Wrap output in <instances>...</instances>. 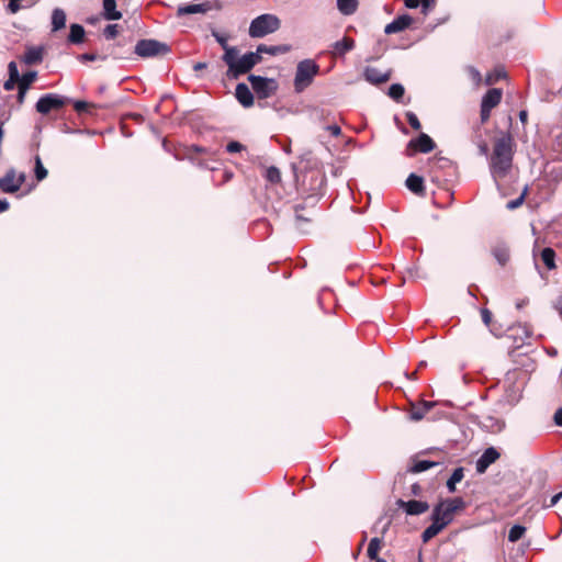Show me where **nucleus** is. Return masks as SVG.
Listing matches in <instances>:
<instances>
[{"instance_id": "7ed1b4c3", "label": "nucleus", "mask_w": 562, "mask_h": 562, "mask_svg": "<svg viewBox=\"0 0 562 562\" xmlns=\"http://www.w3.org/2000/svg\"><path fill=\"white\" fill-rule=\"evenodd\" d=\"M281 26L280 19L274 14H261L254 19L249 25V35L252 38H260L278 31Z\"/></svg>"}, {"instance_id": "2eb2a0df", "label": "nucleus", "mask_w": 562, "mask_h": 562, "mask_svg": "<svg viewBox=\"0 0 562 562\" xmlns=\"http://www.w3.org/2000/svg\"><path fill=\"white\" fill-rule=\"evenodd\" d=\"M437 405V402L420 401L412 403L409 408L411 418L415 422L422 420L426 414Z\"/></svg>"}, {"instance_id": "4d7b16f0", "label": "nucleus", "mask_w": 562, "mask_h": 562, "mask_svg": "<svg viewBox=\"0 0 562 562\" xmlns=\"http://www.w3.org/2000/svg\"><path fill=\"white\" fill-rule=\"evenodd\" d=\"M189 153H195V154H205L206 149L196 145H192L189 148Z\"/></svg>"}, {"instance_id": "a19ab883", "label": "nucleus", "mask_w": 562, "mask_h": 562, "mask_svg": "<svg viewBox=\"0 0 562 562\" xmlns=\"http://www.w3.org/2000/svg\"><path fill=\"white\" fill-rule=\"evenodd\" d=\"M527 193H528V188H525L524 191L521 192V194L517 199L512 200L507 203L506 207L508 210H515V209L521 206L527 196Z\"/></svg>"}, {"instance_id": "ddd939ff", "label": "nucleus", "mask_w": 562, "mask_h": 562, "mask_svg": "<svg viewBox=\"0 0 562 562\" xmlns=\"http://www.w3.org/2000/svg\"><path fill=\"white\" fill-rule=\"evenodd\" d=\"M396 505L409 516L422 515L429 509V504L427 502L416 499L407 502L397 499Z\"/></svg>"}, {"instance_id": "b1692460", "label": "nucleus", "mask_w": 562, "mask_h": 562, "mask_svg": "<svg viewBox=\"0 0 562 562\" xmlns=\"http://www.w3.org/2000/svg\"><path fill=\"white\" fill-rule=\"evenodd\" d=\"M86 31L82 25L74 23L70 25L68 42L70 44H81L85 41Z\"/></svg>"}, {"instance_id": "052dcab7", "label": "nucleus", "mask_w": 562, "mask_h": 562, "mask_svg": "<svg viewBox=\"0 0 562 562\" xmlns=\"http://www.w3.org/2000/svg\"><path fill=\"white\" fill-rule=\"evenodd\" d=\"M233 176H234V173L232 171L225 170L223 172V180H222V182L225 183V182L231 181Z\"/></svg>"}, {"instance_id": "412c9836", "label": "nucleus", "mask_w": 562, "mask_h": 562, "mask_svg": "<svg viewBox=\"0 0 562 562\" xmlns=\"http://www.w3.org/2000/svg\"><path fill=\"white\" fill-rule=\"evenodd\" d=\"M209 10H211V5L209 2L180 5L177 10V16L180 18L188 14L205 13Z\"/></svg>"}, {"instance_id": "4be33fe9", "label": "nucleus", "mask_w": 562, "mask_h": 562, "mask_svg": "<svg viewBox=\"0 0 562 562\" xmlns=\"http://www.w3.org/2000/svg\"><path fill=\"white\" fill-rule=\"evenodd\" d=\"M238 49L234 46H228L224 49V55L222 56V60L227 65V76L233 70L234 66L236 65L238 60Z\"/></svg>"}, {"instance_id": "393cba45", "label": "nucleus", "mask_w": 562, "mask_h": 562, "mask_svg": "<svg viewBox=\"0 0 562 562\" xmlns=\"http://www.w3.org/2000/svg\"><path fill=\"white\" fill-rule=\"evenodd\" d=\"M289 50H290V46H288V45L268 46L266 44H260L257 46V52L260 56H262V54H269V55L276 56L279 54H285Z\"/></svg>"}, {"instance_id": "bf43d9fd", "label": "nucleus", "mask_w": 562, "mask_h": 562, "mask_svg": "<svg viewBox=\"0 0 562 562\" xmlns=\"http://www.w3.org/2000/svg\"><path fill=\"white\" fill-rule=\"evenodd\" d=\"M470 72L472 75L473 80H475L479 83L482 79L480 71L475 68H471Z\"/></svg>"}, {"instance_id": "f03ea898", "label": "nucleus", "mask_w": 562, "mask_h": 562, "mask_svg": "<svg viewBox=\"0 0 562 562\" xmlns=\"http://www.w3.org/2000/svg\"><path fill=\"white\" fill-rule=\"evenodd\" d=\"M514 147V138L509 133L502 134L495 139L490 158V169L494 179H504L509 173L513 167Z\"/></svg>"}, {"instance_id": "603ef678", "label": "nucleus", "mask_w": 562, "mask_h": 562, "mask_svg": "<svg viewBox=\"0 0 562 562\" xmlns=\"http://www.w3.org/2000/svg\"><path fill=\"white\" fill-rule=\"evenodd\" d=\"M18 85L19 86V81L15 80V79H12V78H8V80L3 83V88L4 90L7 91H11L14 89V86Z\"/></svg>"}, {"instance_id": "aec40b11", "label": "nucleus", "mask_w": 562, "mask_h": 562, "mask_svg": "<svg viewBox=\"0 0 562 562\" xmlns=\"http://www.w3.org/2000/svg\"><path fill=\"white\" fill-rule=\"evenodd\" d=\"M235 95L238 102L245 108H249L254 104V94L245 83H238L236 86Z\"/></svg>"}, {"instance_id": "09e8293b", "label": "nucleus", "mask_w": 562, "mask_h": 562, "mask_svg": "<svg viewBox=\"0 0 562 562\" xmlns=\"http://www.w3.org/2000/svg\"><path fill=\"white\" fill-rule=\"evenodd\" d=\"M212 35L215 37L217 43L221 45L223 49L227 48L229 45L227 44V36L220 34L218 32L213 31Z\"/></svg>"}, {"instance_id": "ea45409f", "label": "nucleus", "mask_w": 562, "mask_h": 562, "mask_svg": "<svg viewBox=\"0 0 562 562\" xmlns=\"http://www.w3.org/2000/svg\"><path fill=\"white\" fill-rule=\"evenodd\" d=\"M506 74L502 69H494L492 72H488L485 77V83L487 86H492L496 83L498 80L504 78Z\"/></svg>"}, {"instance_id": "9b49d317", "label": "nucleus", "mask_w": 562, "mask_h": 562, "mask_svg": "<svg viewBox=\"0 0 562 562\" xmlns=\"http://www.w3.org/2000/svg\"><path fill=\"white\" fill-rule=\"evenodd\" d=\"M436 148L434 139L425 134L420 133L416 138L408 142L405 154L408 157H413L416 153L428 154Z\"/></svg>"}, {"instance_id": "f704fd0d", "label": "nucleus", "mask_w": 562, "mask_h": 562, "mask_svg": "<svg viewBox=\"0 0 562 562\" xmlns=\"http://www.w3.org/2000/svg\"><path fill=\"white\" fill-rule=\"evenodd\" d=\"M36 78H37L36 71H33V70L27 71L20 77L19 87H22L23 89L29 90L30 86L36 80Z\"/></svg>"}, {"instance_id": "a878e982", "label": "nucleus", "mask_w": 562, "mask_h": 562, "mask_svg": "<svg viewBox=\"0 0 562 562\" xmlns=\"http://www.w3.org/2000/svg\"><path fill=\"white\" fill-rule=\"evenodd\" d=\"M66 26V13L63 9L56 8L52 13V31L57 32Z\"/></svg>"}, {"instance_id": "f3484780", "label": "nucleus", "mask_w": 562, "mask_h": 562, "mask_svg": "<svg viewBox=\"0 0 562 562\" xmlns=\"http://www.w3.org/2000/svg\"><path fill=\"white\" fill-rule=\"evenodd\" d=\"M405 186L415 195H418V196L426 195V187H425L424 178L416 173H411L407 177V179L405 181Z\"/></svg>"}, {"instance_id": "e433bc0d", "label": "nucleus", "mask_w": 562, "mask_h": 562, "mask_svg": "<svg viewBox=\"0 0 562 562\" xmlns=\"http://www.w3.org/2000/svg\"><path fill=\"white\" fill-rule=\"evenodd\" d=\"M405 93V89L401 83H393L389 88V97L394 101L400 102Z\"/></svg>"}, {"instance_id": "de8ad7c7", "label": "nucleus", "mask_w": 562, "mask_h": 562, "mask_svg": "<svg viewBox=\"0 0 562 562\" xmlns=\"http://www.w3.org/2000/svg\"><path fill=\"white\" fill-rule=\"evenodd\" d=\"M79 59L82 61H94L97 59L105 60V56H98L93 53H85L79 56Z\"/></svg>"}, {"instance_id": "6e6d98bb", "label": "nucleus", "mask_w": 562, "mask_h": 562, "mask_svg": "<svg viewBox=\"0 0 562 562\" xmlns=\"http://www.w3.org/2000/svg\"><path fill=\"white\" fill-rule=\"evenodd\" d=\"M553 419L558 426H562V408H559L555 412Z\"/></svg>"}, {"instance_id": "49530a36", "label": "nucleus", "mask_w": 562, "mask_h": 562, "mask_svg": "<svg viewBox=\"0 0 562 562\" xmlns=\"http://www.w3.org/2000/svg\"><path fill=\"white\" fill-rule=\"evenodd\" d=\"M8 70H9V78L15 79L18 81L20 80L21 76L19 74L18 66L14 61L9 63Z\"/></svg>"}, {"instance_id": "1a4fd4ad", "label": "nucleus", "mask_w": 562, "mask_h": 562, "mask_svg": "<svg viewBox=\"0 0 562 562\" xmlns=\"http://www.w3.org/2000/svg\"><path fill=\"white\" fill-rule=\"evenodd\" d=\"M68 102V99L56 94L47 93L42 95L35 104V109L40 114L46 115L52 111H58L63 109Z\"/></svg>"}, {"instance_id": "9d476101", "label": "nucleus", "mask_w": 562, "mask_h": 562, "mask_svg": "<svg viewBox=\"0 0 562 562\" xmlns=\"http://www.w3.org/2000/svg\"><path fill=\"white\" fill-rule=\"evenodd\" d=\"M262 56L258 52H249L237 60L228 78L237 79L239 76L249 72L257 64L261 63Z\"/></svg>"}, {"instance_id": "7c9ffc66", "label": "nucleus", "mask_w": 562, "mask_h": 562, "mask_svg": "<svg viewBox=\"0 0 562 562\" xmlns=\"http://www.w3.org/2000/svg\"><path fill=\"white\" fill-rule=\"evenodd\" d=\"M263 177L271 184H278L281 182V171L274 166L266 168Z\"/></svg>"}, {"instance_id": "6ab92c4d", "label": "nucleus", "mask_w": 562, "mask_h": 562, "mask_svg": "<svg viewBox=\"0 0 562 562\" xmlns=\"http://www.w3.org/2000/svg\"><path fill=\"white\" fill-rule=\"evenodd\" d=\"M355 40L349 36H344L342 40L333 44V57H342L346 53L355 48Z\"/></svg>"}, {"instance_id": "a211bd4d", "label": "nucleus", "mask_w": 562, "mask_h": 562, "mask_svg": "<svg viewBox=\"0 0 562 562\" xmlns=\"http://www.w3.org/2000/svg\"><path fill=\"white\" fill-rule=\"evenodd\" d=\"M413 22L412 16L403 14L394 19L391 23L386 24L384 32L385 34H394L404 31Z\"/></svg>"}, {"instance_id": "423d86ee", "label": "nucleus", "mask_w": 562, "mask_h": 562, "mask_svg": "<svg viewBox=\"0 0 562 562\" xmlns=\"http://www.w3.org/2000/svg\"><path fill=\"white\" fill-rule=\"evenodd\" d=\"M170 47L157 40H140L135 46V54L143 58L164 56L170 53Z\"/></svg>"}, {"instance_id": "c756f323", "label": "nucleus", "mask_w": 562, "mask_h": 562, "mask_svg": "<svg viewBox=\"0 0 562 562\" xmlns=\"http://www.w3.org/2000/svg\"><path fill=\"white\" fill-rule=\"evenodd\" d=\"M440 462L428 461V460H415L413 465L409 468V472L412 473H420L427 471L434 467L439 465Z\"/></svg>"}, {"instance_id": "72a5a7b5", "label": "nucleus", "mask_w": 562, "mask_h": 562, "mask_svg": "<svg viewBox=\"0 0 562 562\" xmlns=\"http://www.w3.org/2000/svg\"><path fill=\"white\" fill-rule=\"evenodd\" d=\"M463 476H464V474H463V469L462 468H457L453 471V473L451 474V476L447 481V487H448L450 493L456 492V484L459 483L463 479Z\"/></svg>"}, {"instance_id": "6e6552de", "label": "nucleus", "mask_w": 562, "mask_h": 562, "mask_svg": "<svg viewBox=\"0 0 562 562\" xmlns=\"http://www.w3.org/2000/svg\"><path fill=\"white\" fill-rule=\"evenodd\" d=\"M503 98V91L499 88H491L487 90V92L483 95L482 102H481V123H486L491 117V111L496 108Z\"/></svg>"}, {"instance_id": "c9c22d12", "label": "nucleus", "mask_w": 562, "mask_h": 562, "mask_svg": "<svg viewBox=\"0 0 562 562\" xmlns=\"http://www.w3.org/2000/svg\"><path fill=\"white\" fill-rule=\"evenodd\" d=\"M74 109L78 114L92 113V110L97 109V105L91 102L78 100L74 102Z\"/></svg>"}, {"instance_id": "864d4df0", "label": "nucleus", "mask_w": 562, "mask_h": 562, "mask_svg": "<svg viewBox=\"0 0 562 562\" xmlns=\"http://www.w3.org/2000/svg\"><path fill=\"white\" fill-rule=\"evenodd\" d=\"M26 91H27L26 89L19 87L18 98H16L19 104H23Z\"/></svg>"}, {"instance_id": "20e7f679", "label": "nucleus", "mask_w": 562, "mask_h": 562, "mask_svg": "<svg viewBox=\"0 0 562 562\" xmlns=\"http://www.w3.org/2000/svg\"><path fill=\"white\" fill-rule=\"evenodd\" d=\"M319 72V66L312 59H304L296 66L294 78V89L296 92H302L311 83L316 75Z\"/></svg>"}, {"instance_id": "cd10ccee", "label": "nucleus", "mask_w": 562, "mask_h": 562, "mask_svg": "<svg viewBox=\"0 0 562 562\" xmlns=\"http://www.w3.org/2000/svg\"><path fill=\"white\" fill-rule=\"evenodd\" d=\"M540 257L548 270H554L557 268L555 251L551 247L543 248Z\"/></svg>"}, {"instance_id": "8fccbe9b", "label": "nucleus", "mask_w": 562, "mask_h": 562, "mask_svg": "<svg viewBox=\"0 0 562 562\" xmlns=\"http://www.w3.org/2000/svg\"><path fill=\"white\" fill-rule=\"evenodd\" d=\"M20 1H16V0H9V3H8V11L12 14L16 13L20 11L21 9V5L19 3Z\"/></svg>"}, {"instance_id": "338daca9", "label": "nucleus", "mask_w": 562, "mask_h": 562, "mask_svg": "<svg viewBox=\"0 0 562 562\" xmlns=\"http://www.w3.org/2000/svg\"><path fill=\"white\" fill-rule=\"evenodd\" d=\"M420 491H422V487L418 484H413L412 485V494L413 495H419Z\"/></svg>"}, {"instance_id": "c03bdc74", "label": "nucleus", "mask_w": 562, "mask_h": 562, "mask_svg": "<svg viewBox=\"0 0 562 562\" xmlns=\"http://www.w3.org/2000/svg\"><path fill=\"white\" fill-rule=\"evenodd\" d=\"M119 34V25L117 24H109L103 30V35L106 40H112Z\"/></svg>"}, {"instance_id": "c85d7f7f", "label": "nucleus", "mask_w": 562, "mask_h": 562, "mask_svg": "<svg viewBox=\"0 0 562 562\" xmlns=\"http://www.w3.org/2000/svg\"><path fill=\"white\" fill-rule=\"evenodd\" d=\"M337 8L344 15H351L358 9V0H337Z\"/></svg>"}, {"instance_id": "680f3d73", "label": "nucleus", "mask_w": 562, "mask_h": 562, "mask_svg": "<svg viewBox=\"0 0 562 562\" xmlns=\"http://www.w3.org/2000/svg\"><path fill=\"white\" fill-rule=\"evenodd\" d=\"M519 120L522 124H526L528 122V113L527 111L522 110L519 112Z\"/></svg>"}, {"instance_id": "bb28decb", "label": "nucleus", "mask_w": 562, "mask_h": 562, "mask_svg": "<svg viewBox=\"0 0 562 562\" xmlns=\"http://www.w3.org/2000/svg\"><path fill=\"white\" fill-rule=\"evenodd\" d=\"M43 59V50L38 47H30L26 49L23 61L26 65H35L41 63Z\"/></svg>"}, {"instance_id": "37998d69", "label": "nucleus", "mask_w": 562, "mask_h": 562, "mask_svg": "<svg viewBox=\"0 0 562 562\" xmlns=\"http://www.w3.org/2000/svg\"><path fill=\"white\" fill-rule=\"evenodd\" d=\"M406 120L413 130L419 131L422 128V124L415 113L407 112Z\"/></svg>"}, {"instance_id": "69168bd1", "label": "nucleus", "mask_w": 562, "mask_h": 562, "mask_svg": "<svg viewBox=\"0 0 562 562\" xmlns=\"http://www.w3.org/2000/svg\"><path fill=\"white\" fill-rule=\"evenodd\" d=\"M206 67H207L206 63H196V64H194L193 69L195 71H199V70L205 69Z\"/></svg>"}, {"instance_id": "f8f14e48", "label": "nucleus", "mask_w": 562, "mask_h": 562, "mask_svg": "<svg viewBox=\"0 0 562 562\" xmlns=\"http://www.w3.org/2000/svg\"><path fill=\"white\" fill-rule=\"evenodd\" d=\"M24 179V175L16 177L14 170H9L4 177L0 178V189L7 193H14L20 190Z\"/></svg>"}, {"instance_id": "2f4dec72", "label": "nucleus", "mask_w": 562, "mask_h": 562, "mask_svg": "<svg viewBox=\"0 0 562 562\" xmlns=\"http://www.w3.org/2000/svg\"><path fill=\"white\" fill-rule=\"evenodd\" d=\"M493 256L501 266H505L509 260V250L505 246H496L493 249Z\"/></svg>"}, {"instance_id": "dca6fc26", "label": "nucleus", "mask_w": 562, "mask_h": 562, "mask_svg": "<svg viewBox=\"0 0 562 562\" xmlns=\"http://www.w3.org/2000/svg\"><path fill=\"white\" fill-rule=\"evenodd\" d=\"M364 79L372 85H381L391 79V70L382 72L375 67H366L363 71Z\"/></svg>"}, {"instance_id": "5fc2aeb1", "label": "nucleus", "mask_w": 562, "mask_h": 562, "mask_svg": "<svg viewBox=\"0 0 562 562\" xmlns=\"http://www.w3.org/2000/svg\"><path fill=\"white\" fill-rule=\"evenodd\" d=\"M422 4V0H405V5L409 9H415Z\"/></svg>"}, {"instance_id": "3c124183", "label": "nucleus", "mask_w": 562, "mask_h": 562, "mask_svg": "<svg viewBox=\"0 0 562 562\" xmlns=\"http://www.w3.org/2000/svg\"><path fill=\"white\" fill-rule=\"evenodd\" d=\"M326 130L330 133V135H333L335 137H338L341 134L340 126H338L336 124L326 126Z\"/></svg>"}, {"instance_id": "79ce46f5", "label": "nucleus", "mask_w": 562, "mask_h": 562, "mask_svg": "<svg viewBox=\"0 0 562 562\" xmlns=\"http://www.w3.org/2000/svg\"><path fill=\"white\" fill-rule=\"evenodd\" d=\"M481 316H482V321L485 324V326H487L490 328L491 333L495 334L494 328L492 327V318H493L492 312L488 308H482Z\"/></svg>"}, {"instance_id": "58836bf2", "label": "nucleus", "mask_w": 562, "mask_h": 562, "mask_svg": "<svg viewBox=\"0 0 562 562\" xmlns=\"http://www.w3.org/2000/svg\"><path fill=\"white\" fill-rule=\"evenodd\" d=\"M35 178L37 181H42L44 180L46 177H47V170L46 168L43 166V162H42V159L41 157L37 155L35 157Z\"/></svg>"}, {"instance_id": "473e14b6", "label": "nucleus", "mask_w": 562, "mask_h": 562, "mask_svg": "<svg viewBox=\"0 0 562 562\" xmlns=\"http://www.w3.org/2000/svg\"><path fill=\"white\" fill-rule=\"evenodd\" d=\"M381 548H382V539H380L378 537L372 538L369 542L368 550H367L368 558L376 559V557H379V552H380Z\"/></svg>"}, {"instance_id": "774afa93", "label": "nucleus", "mask_w": 562, "mask_h": 562, "mask_svg": "<svg viewBox=\"0 0 562 562\" xmlns=\"http://www.w3.org/2000/svg\"><path fill=\"white\" fill-rule=\"evenodd\" d=\"M9 209V203L5 200H0V213Z\"/></svg>"}, {"instance_id": "e2e57ef3", "label": "nucleus", "mask_w": 562, "mask_h": 562, "mask_svg": "<svg viewBox=\"0 0 562 562\" xmlns=\"http://www.w3.org/2000/svg\"><path fill=\"white\" fill-rule=\"evenodd\" d=\"M562 497V492L555 494L552 498H551V502H550V506H554L559 499Z\"/></svg>"}, {"instance_id": "4468645a", "label": "nucleus", "mask_w": 562, "mask_h": 562, "mask_svg": "<svg viewBox=\"0 0 562 562\" xmlns=\"http://www.w3.org/2000/svg\"><path fill=\"white\" fill-rule=\"evenodd\" d=\"M499 452L494 448L490 447L485 449L482 456L476 461V472L480 474L485 473L487 468L499 459Z\"/></svg>"}, {"instance_id": "a18cd8bd", "label": "nucleus", "mask_w": 562, "mask_h": 562, "mask_svg": "<svg viewBox=\"0 0 562 562\" xmlns=\"http://www.w3.org/2000/svg\"><path fill=\"white\" fill-rule=\"evenodd\" d=\"M245 149V146L240 144L239 142L232 140L227 144L226 150L231 154L239 153Z\"/></svg>"}, {"instance_id": "5701e85b", "label": "nucleus", "mask_w": 562, "mask_h": 562, "mask_svg": "<svg viewBox=\"0 0 562 562\" xmlns=\"http://www.w3.org/2000/svg\"><path fill=\"white\" fill-rule=\"evenodd\" d=\"M103 14L106 20H120L122 13L116 10L115 0H103Z\"/></svg>"}, {"instance_id": "4c0bfd02", "label": "nucleus", "mask_w": 562, "mask_h": 562, "mask_svg": "<svg viewBox=\"0 0 562 562\" xmlns=\"http://www.w3.org/2000/svg\"><path fill=\"white\" fill-rule=\"evenodd\" d=\"M526 532V528L524 526H520V525H515L513 526L510 529H509V532H508V540L510 542H517L519 539L522 538V536L525 535Z\"/></svg>"}, {"instance_id": "f257e3e1", "label": "nucleus", "mask_w": 562, "mask_h": 562, "mask_svg": "<svg viewBox=\"0 0 562 562\" xmlns=\"http://www.w3.org/2000/svg\"><path fill=\"white\" fill-rule=\"evenodd\" d=\"M467 504L461 497L446 498L440 501L432 509L430 519L431 524L423 531L422 540L427 543L438 533H440L448 525H450L454 516L465 509Z\"/></svg>"}, {"instance_id": "39448f33", "label": "nucleus", "mask_w": 562, "mask_h": 562, "mask_svg": "<svg viewBox=\"0 0 562 562\" xmlns=\"http://www.w3.org/2000/svg\"><path fill=\"white\" fill-rule=\"evenodd\" d=\"M318 202L316 195H310L302 204L294 207L295 223L297 229L302 233L307 232V226L312 223L314 216L317 214L315 206Z\"/></svg>"}, {"instance_id": "0e129e2a", "label": "nucleus", "mask_w": 562, "mask_h": 562, "mask_svg": "<svg viewBox=\"0 0 562 562\" xmlns=\"http://www.w3.org/2000/svg\"><path fill=\"white\" fill-rule=\"evenodd\" d=\"M435 4V0H422L423 9L426 10L427 8Z\"/></svg>"}, {"instance_id": "13d9d810", "label": "nucleus", "mask_w": 562, "mask_h": 562, "mask_svg": "<svg viewBox=\"0 0 562 562\" xmlns=\"http://www.w3.org/2000/svg\"><path fill=\"white\" fill-rule=\"evenodd\" d=\"M479 150H480V154L483 155V156H486L488 154V146L485 142H481L479 144Z\"/></svg>"}, {"instance_id": "0eeeda50", "label": "nucleus", "mask_w": 562, "mask_h": 562, "mask_svg": "<svg viewBox=\"0 0 562 562\" xmlns=\"http://www.w3.org/2000/svg\"><path fill=\"white\" fill-rule=\"evenodd\" d=\"M248 80L251 88L259 99H268L272 97L278 90V82L273 78H265L261 76L249 75Z\"/></svg>"}]
</instances>
